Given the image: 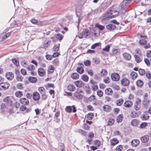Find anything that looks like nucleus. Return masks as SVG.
I'll list each match as a JSON object with an SVG mask.
<instances>
[{
  "label": "nucleus",
  "instance_id": "obj_1",
  "mask_svg": "<svg viewBox=\"0 0 151 151\" xmlns=\"http://www.w3.org/2000/svg\"><path fill=\"white\" fill-rule=\"evenodd\" d=\"M119 12L114 9L112 8H110L107 12L104 14V17L102 21L103 22H105L106 21L113 18L118 14Z\"/></svg>",
  "mask_w": 151,
  "mask_h": 151
},
{
  "label": "nucleus",
  "instance_id": "obj_2",
  "mask_svg": "<svg viewBox=\"0 0 151 151\" xmlns=\"http://www.w3.org/2000/svg\"><path fill=\"white\" fill-rule=\"evenodd\" d=\"M90 29L91 32L87 29H83L82 32L83 35L84 37L86 38V37L89 35L91 34V32L94 34V29L92 27H89Z\"/></svg>",
  "mask_w": 151,
  "mask_h": 151
},
{
  "label": "nucleus",
  "instance_id": "obj_3",
  "mask_svg": "<svg viewBox=\"0 0 151 151\" xmlns=\"http://www.w3.org/2000/svg\"><path fill=\"white\" fill-rule=\"evenodd\" d=\"M10 86V84L8 82L0 83V90H5L7 89Z\"/></svg>",
  "mask_w": 151,
  "mask_h": 151
},
{
  "label": "nucleus",
  "instance_id": "obj_4",
  "mask_svg": "<svg viewBox=\"0 0 151 151\" xmlns=\"http://www.w3.org/2000/svg\"><path fill=\"white\" fill-rule=\"evenodd\" d=\"M13 100V98L12 96H7L4 98V101L7 103L8 105L12 106Z\"/></svg>",
  "mask_w": 151,
  "mask_h": 151
},
{
  "label": "nucleus",
  "instance_id": "obj_5",
  "mask_svg": "<svg viewBox=\"0 0 151 151\" xmlns=\"http://www.w3.org/2000/svg\"><path fill=\"white\" fill-rule=\"evenodd\" d=\"M72 108L73 109V112L75 113L76 111L77 110L74 105H73L72 106H67L65 108V110L66 112L68 113H71L72 111Z\"/></svg>",
  "mask_w": 151,
  "mask_h": 151
},
{
  "label": "nucleus",
  "instance_id": "obj_6",
  "mask_svg": "<svg viewBox=\"0 0 151 151\" xmlns=\"http://www.w3.org/2000/svg\"><path fill=\"white\" fill-rule=\"evenodd\" d=\"M107 74V70L105 69H103L101 71L100 75L99 74L98 75H97L96 77L98 79L101 78L102 76H106Z\"/></svg>",
  "mask_w": 151,
  "mask_h": 151
},
{
  "label": "nucleus",
  "instance_id": "obj_7",
  "mask_svg": "<svg viewBox=\"0 0 151 151\" xmlns=\"http://www.w3.org/2000/svg\"><path fill=\"white\" fill-rule=\"evenodd\" d=\"M140 37L142 38L140 39L139 41V43L140 45H144L147 43V42L145 39L146 38V36H143L141 35Z\"/></svg>",
  "mask_w": 151,
  "mask_h": 151
},
{
  "label": "nucleus",
  "instance_id": "obj_8",
  "mask_svg": "<svg viewBox=\"0 0 151 151\" xmlns=\"http://www.w3.org/2000/svg\"><path fill=\"white\" fill-rule=\"evenodd\" d=\"M111 77L112 79L115 81L119 80L120 78L119 75L117 73H113L111 75Z\"/></svg>",
  "mask_w": 151,
  "mask_h": 151
},
{
  "label": "nucleus",
  "instance_id": "obj_9",
  "mask_svg": "<svg viewBox=\"0 0 151 151\" xmlns=\"http://www.w3.org/2000/svg\"><path fill=\"white\" fill-rule=\"evenodd\" d=\"M33 99L36 101H38L40 99V95L39 93L37 92H33L32 95Z\"/></svg>",
  "mask_w": 151,
  "mask_h": 151
},
{
  "label": "nucleus",
  "instance_id": "obj_10",
  "mask_svg": "<svg viewBox=\"0 0 151 151\" xmlns=\"http://www.w3.org/2000/svg\"><path fill=\"white\" fill-rule=\"evenodd\" d=\"M121 84L124 86H128L129 83V80L127 78H124L122 79L121 81Z\"/></svg>",
  "mask_w": 151,
  "mask_h": 151
},
{
  "label": "nucleus",
  "instance_id": "obj_11",
  "mask_svg": "<svg viewBox=\"0 0 151 151\" xmlns=\"http://www.w3.org/2000/svg\"><path fill=\"white\" fill-rule=\"evenodd\" d=\"M20 103L24 105H27L29 104V100L25 98H22L20 99Z\"/></svg>",
  "mask_w": 151,
  "mask_h": 151
},
{
  "label": "nucleus",
  "instance_id": "obj_12",
  "mask_svg": "<svg viewBox=\"0 0 151 151\" xmlns=\"http://www.w3.org/2000/svg\"><path fill=\"white\" fill-rule=\"evenodd\" d=\"M5 76L7 79L9 80H12L14 77L13 73L10 72L7 73Z\"/></svg>",
  "mask_w": 151,
  "mask_h": 151
},
{
  "label": "nucleus",
  "instance_id": "obj_13",
  "mask_svg": "<svg viewBox=\"0 0 151 151\" xmlns=\"http://www.w3.org/2000/svg\"><path fill=\"white\" fill-rule=\"evenodd\" d=\"M74 83L77 87L80 88L83 87L84 85V83L81 81H77L75 82Z\"/></svg>",
  "mask_w": 151,
  "mask_h": 151
},
{
  "label": "nucleus",
  "instance_id": "obj_14",
  "mask_svg": "<svg viewBox=\"0 0 151 151\" xmlns=\"http://www.w3.org/2000/svg\"><path fill=\"white\" fill-rule=\"evenodd\" d=\"M123 56L124 59L127 60H129L131 58L130 54L127 53L125 52L123 54Z\"/></svg>",
  "mask_w": 151,
  "mask_h": 151
},
{
  "label": "nucleus",
  "instance_id": "obj_15",
  "mask_svg": "<svg viewBox=\"0 0 151 151\" xmlns=\"http://www.w3.org/2000/svg\"><path fill=\"white\" fill-rule=\"evenodd\" d=\"M129 4L130 3L127 0H124L122 3L121 8L122 9H125Z\"/></svg>",
  "mask_w": 151,
  "mask_h": 151
},
{
  "label": "nucleus",
  "instance_id": "obj_16",
  "mask_svg": "<svg viewBox=\"0 0 151 151\" xmlns=\"http://www.w3.org/2000/svg\"><path fill=\"white\" fill-rule=\"evenodd\" d=\"M131 145L134 147H136L139 144V141L138 139H134L131 142Z\"/></svg>",
  "mask_w": 151,
  "mask_h": 151
},
{
  "label": "nucleus",
  "instance_id": "obj_17",
  "mask_svg": "<svg viewBox=\"0 0 151 151\" xmlns=\"http://www.w3.org/2000/svg\"><path fill=\"white\" fill-rule=\"evenodd\" d=\"M39 75L41 76H44L45 74V71L44 69L42 68H40L38 70Z\"/></svg>",
  "mask_w": 151,
  "mask_h": 151
},
{
  "label": "nucleus",
  "instance_id": "obj_18",
  "mask_svg": "<svg viewBox=\"0 0 151 151\" xmlns=\"http://www.w3.org/2000/svg\"><path fill=\"white\" fill-rule=\"evenodd\" d=\"M88 137L91 139H88L87 140V142L89 144H91V142L92 141V139L94 137V134L92 132H90L88 133Z\"/></svg>",
  "mask_w": 151,
  "mask_h": 151
},
{
  "label": "nucleus",
  "instance_id": "obj_19",
  "mask_svg": "<svg viewBox=\"0 0 151 151\" xmlns=\"http://www.w3.org/2000/svg\"><path fill=\"white\" fill-rule=\"evenodd\" d=\"M103 110L107 112H109L111 110V106L108 105H105L103 107Z\"/></svg>",
  "mask_w": 151,
  "mask_h": 151
},
{
  "label": "nucleus",
  "instance_id": "obj_20",
  "mask_svg": "<svg viewBox=\"0 0 151 151\" xmlns=\"http://www.w3.org/2000/svg\"><path fill=\"white\" fill-rule=\"evenodd\" d=\"M132 103L131 101H126L124 104V106L125 107L127 108H129L132 105Z\"/></svg>",
  "mask_w": 151,
  "mask_h": 151
},
{
  "label": "nucleus",
  "instance_id": "obj_21",
  "mask_svg": "<svg viewBox=\"0 0 151 151\" xmlns=\"http://www.w3.org/2000/svg\"><path fill=\"white\" fill-rule=\"evenodd\" d=\"M105 93L109 95H111L113 93V91L110 88H106L105 90Z\"/></svg>",
  "mask_w": 151,
  "mask_h": 151
},
{
  "label": "nucleus",
  "instance_id": "obj_22",
  "mask_svg": "<svg viewBox=\"0 0 151 151\" xmlns=\"http://www.w3.org/2000/svg\"><path fill=\"white\" fill-rule=\"evenodd\" d=\"M139 121L136 119H134L131 122V125L134 126H137L139 124Z\"/></svg>",
  "mask_w": 151,
  "mask_h": 151
},
{
  "label": "nucleus",
  "instance_id": "obj_23",
  "mask_svg": "<svg viewBox=\"0 0 151 151\" xmlns=\"http://www.w3.org/2000/svg\"><path fill=\"white\" fill-rule=\"evenodd\" d=\"M149 139V137L148 135H145L142 137L141 138V140L143 142H147Z\"/></svg>",
  "mask_w": 151,
  "mask_h": 151
},
{
  "label": "nucleus",
  "instance_id": "obj_24",
  "mask_svg": "<svg viewBox=\"0 0 151 151\" xmlns=\"http://www.w3.org/2000/svg\"><path fill=\"white\" fill-rule=\"evenodd\" d=\"M106 28L110 30H112L114 29L116 27L113 24H110L106 26Z\"/></svg>",
  "mask_w": 151,
  "mask_h": 151
},
{
  "label": "nucleus",
  "instance_id": "obj_25",
  "mask_svg": "<svg viewBox=\"0 0 151 151\" xmlns=\"http://www.w3.org/2000/svg\"><path fill=\"white\" fill-rule=\"evenodd\" d=\"M149 118V116L147 114H142L141 119L143 120H148Z\"/></svg>",
  "mask_w": 151,
  "mask_h": 151
},
{
  "label": "nucleus",
  "instance_id": "obj_26",
  "mask_svg": "<svg viewBox=\"0 0 151 151\" xmlns=\"http://www.w3.org/2000/svg\"><path fill=\"white\" fill-rule=\"evenodd\" d=\"M119 141L116 138H113L111 140V144L112 145H114L117 144Z\"/></svg>",
  "mask_w": 151,
  "mask_h": 151
},
{
  "label": "nucleus",
  "instance_id": "obj_27",
  "mask_svg": "<svg viewBox=\"0 0 151 151\" xmlns=\"http://www.w3.org/2000/svg\"><path fill=\"white\" fill-rule=\"evenodd\" d=\"M29 81L32 83H35L37 81L36 78L33 77H29L28 78Z\"/></svg>",
  "mask_w": 151,
  "mask_h": 151
},
{
  "label": "nucleus",
  "instance_id": "obj_28",
  "mask_svg": "<svg viewBox=\"0 0 151 151\" xmlns=\"http://www.w3.org/2000/svg\"><path fill=\"white\" fill-rule=\"evenodd\" d=\"M68 89L70 91H73L75 89V87L73 84H70L68 86Z\"/></svg>",
  "mask_w": 151,
  "mask_h": 151
},
{
  "label": "nucleus",
  "instance_id": "obj_29",
  "mask_svg": "<svg viewBox=\"0 0 151 151\" xmlns=\"http://www.w3.org/2000/svg\"><path fill=\"white\" fill-rule=\"evenodd\" d=\"M30 22L33 24L37 25H41L42 23L41 22L35 19H32L30 20Z\"/></svg>",
  "mask_w": 151,
  "mask_h": 151
},
{
  "label": "nucleus",
  "instance_id": "obj_30",
  "mask_svg": "<svg viewBox=\"0 0 151 151\" xmlns=\"http://www.w3.org/2000/svg\"><path fill=\"white\" fill-rule=\"evenodd\" d=\"M76 71L80 74H82L84 72V69L82 67H78L76 69Z\"/></svg>",
  "mask_w": 151,
  "mask_h": 151
},
{
  "label": "nucleus",
  "instance_id": "obj_31",
  "mask_svg": "<svg viewBox=\"0 0 151 151\" xmlns=\"http://www.w3.org/2000/svg\"><path fill=\"white\" fill-rule=\"evenodd\" d=\"M82 91H80L79 92H76L74 95L75 97L79 99H81L82 98V95L80 94V92H82Z\"/></svg>",
  "mask_w": 151,
  "mask_h": 151
},
{
  "label": "nucleus",
  "instance_id": "obj_32",
  "mask_svg": "<svg viewBox=\"0 0 151 151\" xmlns=\"http://www.w3.org/2000/svg\"><path fill=\"white\" fill-rule=\"evenodd\" d=\"M123 118V116L120 114L116 118V122L118 123L122 122Z\"/></svg>",
  "mask_w": 151,
  "mask_h": 151
},
{
  "label": "nucleus",
  "instance_id": "obj_33",
  "mask_svg": "<svg viewBox=\"0 0 151 151\" xmlns=\"http://www.w3.org/2000/svg\"><path fill=\"white\" fill-rule=\"evenodd\" d=\"M60 44L55 45L53 48V50L55 52H57L59 50Z\"/></svg>",
  "mask_w": 151,
  "mask_h": 151
},
{
  "label": "nucleus",
  "instance_id": "obj_34",
  "mask_svg": "<svg viewBox=\"0 0 151 151\" xmlns=\"http://www.w3.org/2000/svg\"><path fill=\"white\" fill-rule=\"evenodd\" d=\"M131 77L133 80L135 79L137 77V74L134 72L131 73L130 74Z\"/></svg>",
  "mask_w": 151,
  "mask_h": 151
},
{
  "label": "nucleus",
  "instance_id": "obj_35",
  "mask_svg": "<svg viewBox=\"0 0 151 151\" xmlns=\"http://www.w3.org/2000/svg\"><path fill=\"white\" fill-rule=\"evenodd\" d=\"M72 78L74 79H78L79 77V75L76 73H73L71 74Z\"/></svg>",
  "mask_w": 151,
  "mask_h": 151
},
{
  "label": "nucleus",
  "instance_id": "obj_36",
  "mask_svg": "<svg viewBox=\"0 0 151 151\" xmlns=\"http://www.w3.org/2000/svg\"><path fill=\"white\" fill-rule=\"evenodd\" d=\"M124 101L122 99H120L117 100L116 101V104L117 106L121 105L123 103Z\"/></svg>",
  "mask_w": 151,
  "mask_h": 151
},
{
  "label": "nucleus",
  "instance_id": "obj_37",
  "mask_svg": "<svg viewBox=\"0 0 151 151\" xmlns=\"http://www.w3.org/2000/svg\"><path fill=\"white\" fill-rule=\"evenodd\" d=\"M84 65L86 66H90L91 65V62L89 60H85L83 62Z\"/></svg>",
  "mask_w": 151,
  "mask_h": 151
},
{
  "label": "nucleus",
  "instance_id": "obj_38",
  "mask_svg": "<svg viewBox=\"0 0 151 151\" xmlns=\"http://www.w3.org/2000/svg\"><path fill=\"white\" fill-rule=\"evenodd\" d=\"M101 144V143L100 141L99 140H96L95 141V150L97 149V147L99 146Z\"/></svg>",
  "mask_w": 151,
  "mask_h": 151
},
{
  "label": "nucleus",
  "instance_id": "obj_39",
  "mask_svg": "<svg viewBox=\"0 0 151 151\" xmlns=\"http://www.w3.org/2000/svg\"><path fill=\"white\" fill-rule=\"evenodd\" d=\"M137 85L139 87H141L143 85L142 81L141 80H138L136 82Z\"/></svg>",
  "mask_w": 151,
  "mask_h": 151
},
{
  "label": "nucleus",
  "instance_id": "obj_40",
  "mask_svg": "<svg viewBox=\"0 0 151 151\" xmlns=\"http://www.w3.org/2000/svg\"><path fill=\"white\" fill-rule=\"evenodd\" d=\"M134 57L136 60V62L137 63H139L142 60L140 57L137 55H134Z\"/></svg>",
  "mask_w": 151,
  "mask_h": 151
},
{
  "label": "nucleus",
  "instance_id": "obj_41",
  "mask_svg": "<svg viewBox=\"0 0 151 151\" xmlns=\"http://www.w3.org/2000/svg\"><path fill=\"white\" fill-rule=\"evenodd\" d=\"M22 95V93L21 91H17L15 93V95L18 97H20Z\"/></svg>",
  "mask_w": 151,
  "mask_h": 151
},
{
  "label": "nucleus",
  "instance_id": "obj_42",
  "mask_svg": "<svg viewBox=\"0 0 151 151\" xmlns=\"http://www.w3.org/2000/svg\"><path fill=\"white\" fill-rule=\"evenodd\" d=\"M38 90L41 94L45 93V89L42 87H39Z\"/></svg>",
  "mask_w": 151,
  "mask_h": 151
},
{
  "label": "nucleus",
  "instance_id": "obj_43",
  "mask_svg": "<svg viewBox=\"0 0 151 151\" xmlns=\"http://www.w3.org/2000/svg\"><path fill=\"white\" fill-rule=\"evenodd\" d=\"M12 60L13 63L16 66H18L19 65V62L16 59H12Z\"/></svg>",
  "mask_w": 151,
  "mask_h": 151
},
{
  "label": "nucleus",
  "instance_id": "obj_44",
  "mask_svg": "<svg viewBox=\"0 0 151 151\" xmlns=\"http://www.w3.org/2000/svg\"><path fill=\"white\" fill-rule=\"evenodd\" d=\"M63 36L62 35L60 34H58L56 35V38L59 40H60L63 38Z\"/></svg>",
  "mask_w": 151,
  "mask_h": 151
},
{
  "label": "nucleus",
  "instance_id": "obj_45",
  "mask_svg": "<svg viewBox=\"0 0 151 151\" xmlns=\"http://www.w3.org/2000/svg\"><path fill=\"white\" fill-rule=\"evenodd\" d=\"M78 132L81 134L83 135L84 136H86L87 135V132L82 129H79Z\"/></svg>",
  "mask_w": 151,
  "mask_h": 151
},
{
  "label": "nucleus",
  "instance_id": "obj_46",
  "mask_svg": "<svg viewBox=\"0 0 151 151\" xmlns=\"http://www.w3.org/2000/svg\"><path fill=\"white\" fill-rule=\"evenodd\" d=\"M103 81L105 83H109L110 82V79L109 77H106L104 78Z\"/></svg>",
  "mask_w": 151,
  "mask_h": 151
},
{
  "label": "nucleus",
  "instance_id": "obj_47",
  "mask_svg": "<svg viewBox=\"0 0 151 151\" xmlns=\"http://www.w3.org/2000/svg\"><path fill=\"white\" fill-rule=\"evenodd\" d=\"M93 116V114L91 113H88L87 115V118L88 120H91Z\"/></svg>",
  "mask_w": 151,
  "mask_h": 151
},
{
  "label": "nucleus",
  "instance_id": "obj_48",
  "mask_svg": "<svg viewBox=\"0 0 151 151\" xmlns=\"http://www.w3.org/2000/svg\"><path fill=\"white\" fill-rule=\"evenodd\" d=\"M54 70V68L52 65H50L48 68V71L50 73H52Z\"/></svg>",
  "mask_w": 151,
  "mask_h": 151
},
{
  "label": "nucleus",
  "instance_id": "obj_49",
  "mask_svg": "<svg viewBox=\"0 0 151 151\" xmlns=\"http://www.w3.org/2000/svg\"><path fill=\"white\" fill-rule=\"evenodd\" d=\"M82 78L84 81L87 82L88 81V77L86 75H84L82 76Z\"/></svg>",
  "mask_w": 151,
  "mask_h": 151
},
{
  "label": "nucleus",
  "instance_id": "obj_50",
  "mask_svg": "<svg viewBox=\"0 0 151 151\" xmlns=\"http://www.w3.org/2000/svg\"><path fill=\"white\" fill-rule=\"evenodd\" d=\"M110 48V46L108 45L105 46V47L102 49V50L106 52H109Z\"/></svg>",
  "mask_w": 151,
  "mask_h": 151
},
{
  "label": "nucleus",
  "instance_id": "obj_51",
  "mask_svg": "<svg viewBox=\"0 0 151 151\" xmlns=\"http://www.w3.org/2000/svg\"><path fill=\"white\" fill-rule=\"evenodd\" d=\"M35 69L34 66L32 65H29L27 68V69L30 71H31Z\"/></svg>",
  "mask_w": 151,
  "mask_h": 151
},
{
  "label": "nucleus",
  "instance_id": "obj_52",
  "mask_svg": "<svg viewBox=\"0 0 151 151\" xmlns=\"http://www.w3.org/2000/svg\"><path fill=\"white\" fill-rule=\"evenodd\" d=\"M112 52L113 54L115 55H118L119 53V52L118 51V50L115 49H113L112 50Z\"/></svg>",
  "mask_w": 151,
  "mask_h": 151
},
{
  "label": "nucleus",
  "instance_id": "obj_53",
  "mask_svg": "<svg viewBox=\"0 0 151 151\" xmlns=\"http://www.w3.org/2000/svg\"><path fill=\"white\" fill-rule=\"evenodd\" d=\"M95 26L101 30H103L104 28V26L100 25L99 24H96Z\"/></svg>",
  "mask_w": 151,
  "mask_h": 151
},
{
  "label": "nucleus",
  "instance_id": "obj_54",
  "mask_svg": "<svg viewBox=\"0 0 151 151\" xmlns=\"http://www.w3.org/2000/svg\"><path fill=\"white\" fill-rule=\"evenodd\" d=\"M16 87L17 88L19 89H22L23 88V85L21 83L17 84L16 85Z\"/></svg>",
  "mask_w": 151,
  "mask_h": 151
},
{
  "label": "nucleus",
  "instance_id": "obj_55",
  "mask_svg": "<svg viewBox=\"0 0 151 151\" xmlns=\"http://www.w3.org/2000/svg\"><path fill=\"white\" fill-rule=\"evenodd\" d=\"M139 73L141 75H143L145 73V71L143 69H139Z\"/></svg>",
  "mask_w": 151,
  "mask_h": 151
},
{
  "label": "nucleus",
  "instance_id": "obj_56",
  "mask_svg": "<svg viewBox=\"0 0 151 151\" xmlns=\"http://www.w3.org/2000/svg\"><path fill=\"white\" fill-rule=\"evenodd\" d=\"M86 71L87 72L88 74H89L90 76H93V73L91 70L88 68H87L86 69Z\"/></svg>",
  "mask_w": 151,
  "mask_h": 151
},
{
  "label": "nucleus",
  "instance_id": "obj_57",
  "mask_svg": "<svg viewBox=\"0 0 151 151\" xmlns=\"http://www.w3.org/2000/svg\"><path fill=\"white\" fill-rule=\"evenodd\" d=\"M6 109V106L4 104H2L1 105V109L2 111H4Z\"/></svg>",
  "mask_w": 151,
  "mask_h": 151
},
{
  "label": "nucleus",
  "instance_id": "obj_58",
  "mask_svg": "<svg viewBox=\"0 0 151 151\" xmlns=\"http://www.w3.org/2000/svg\"><path fill=\"white\" fill-rule=\"evenodd\" d=\"M89 83L92 85H93L92 86V88L93 91H94V81L93 80H90Z\"/></svg>",
  "mask_w": 151,
  "mask_h": 151
},
{
  "label": "nucleus",
  "instance_id": "obj_59",
  "mask_svg": "<svg viewBox=\"0 0 151 151\" xmlns=\"http://www.w3.org/2000/svg\"><path fill=\"white\" fill-rule=\"evenodd\" d=\"M23 78V77L22 76H18L16 77V79L19 81H22Z\"/></svg>",
  "mask_w": 151,
  "mask_h": 151
},
{
  "label": "nucleus",
  "instance_id": "obj_60",
  "mask_svg": "<svg viewBox=\"0 0 151 151\" xmlns=\"http://www.w3.org/2000/svg\"><path fill=\"white\" fill-rule=\"evenodd\" d=\"M59 147L61 151H63L64 148V145L63 143H60L59 146Z\"/></svg>",
  "mask_w": 151,
  "mask_h": 151
},
{
  "label": "nucleus",
  "instance_id": "obj_61",
  "mask_svg": "<svg viewBox=\"0 0 151 151\" xmlns=\"http://www.w3.org/2000/svg\"><path fill=\"white\" fill-rule=\"evenodd\" d=\"M114 122V120L113 119H109L108 122V124L109 125H112Z\"/></svg>",
  "mask_w": 151,
  "mask_h": 151
},
{
  "label": "nucleus",
  "instance_id": "obj_62",
  "mask_svg": "<svg viewBox=\"0 0 151 151\" xmlns=\"http://www.w3.org/2000/svg\"><path fill=\"white\" fill-rule=\"evenodd\" d=\"M46 58L48 60H51L53 58L52 55H46Z\"/></svg>",
  "mask_w": 151,
  "mask_h": 151
},
{
  "label": "nucleus",
  "instance_id": "obj_63",
  "mask_svg": "<svg viewBox=\"0 0 151 151\" xmlns=\"http://www.w3.org/2000/svg\"><path fill=\"white\" fill-rule=\"evenodd\" d=\"M146 77L148 79H150L151 78V75L150 72L148 71L146 73Z\"/></svg>",
  "mask_w": 151,
  "mask_h": 151
},
{
  "label": "nucleus",
  "instance_id": "obj_64",
  "mask_svg": "<svg viewBox=\"0 0 151 151\" xmlns=\"http://www.w3.org/2000/svg\"><path fill=\"white\" fill-rule=\"evenodd\" d=\"M122 147L121 145H119L116 148V150L117 151H121L122 149Z\"/></svg>",
  "mask_w": 151,
  "mask_h": 151
}]
</instances>
